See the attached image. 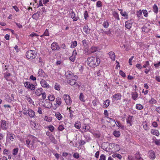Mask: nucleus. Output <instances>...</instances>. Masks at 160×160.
I'll return each instance as SVG.
<instances>
[{"mask_svg":"<svg viewBox=\"0 0 160 160\" xmlns=\"http://www.w3.org/2000/svg\"><path fill=\"white\" fill-rule=\"evenodd\" d=\"M110 58L113 61H114L115 59V55L114 52L111 51L108 53Z\"/></svg>","mask_w":160,"mask_h":160,"instance_id":"f3484780","label":"nucleus"},{"mask_svg":"<svg viewBox=\"0 0 160 160\" xmlns=\"http://www.w3.org/2000/svg\"><path fill=\"white\" fill-rule=\"evenodd\" d=\"M55 116L59 120H60L62 118V116L59 112H57L55 113Z\"/></svg>","mask_w":160,"mask_h":160,"instance_id":"b1692460","label":"nucleus"},{"mask_svg":"<svg viewBox=\"0 0 160 160\" xmlns=\"http://www.w3.org/2000/svg\"><path fill=\"white\" fill-rule=\"evenodd\" d=\"M114 135L117 137H118L120 135V132L119 131H114L113 133Z\"/></svg>","mask_w":160,"mask_h":160,"instance_id":"cd10ccee","label":"nucleus"},{"mask_svg":"<svg viewBox=\"0 0 160 160\" xmlns=\"http://www.w3.org/2000/svg\"><path fill=\"white\" fill-rule=\"evenodd\" d=\"M28 115L31 118H32L35 116V113L34 112L30 109H28Z\"/></svg>","mask_w":160,"mask_h":160,"instance_id":"f8f14e48","label":"nucleus"},{"mask_svg":"<svg viewBox=\"0 0 160 160\" xmlns=\"http://www.w3.org/2000/svg\"><path fill=\"white\" fill-rule=\"evenodd\" d=\"M25 87L29 89L32 90L35 89V87L34 85L31 84L28 82H26L24 83Z\"/></svg>","mask_w":160,"mask_h":160,"instance_id":"20e7f679","label":"nucleus"},{"mask_svg":"<svg viewBox=\"0 0 160 160\" xmlns=\"http://www.w3.org/2000/svg\"><path fill=\"white\" fill-rule=\"evenodd\" d=\"M153 8L154 12L157 13L158 12V8L156 4H154L153 6Z\"/></svg>","mask_w":160,"mask_h":160,"instance_id":"2f4dec72","label":"nucleus"},{"mask_svg":"<svg viewBox=\"0 0 160 160\" xmlns=\"http://www.w3.org/2000/svg\"><path fill=\"white\" fill-rule=\"evenodd\" d=\"M42 35L45 36H48L49 35L48 31V29H46Z\"/></svg>","mask_w":160,"mask_h":160,"instance_id":"13d9d810","label":"nucleus"},{"mask_svg":"<svg viewBox=\"0 0 160 160\" xmlns=\"http://www.w3.org/2000/svg\"><path fill=\"white\" fill-rule=\"evenodd\" d=\"M142 14V12L141 10L138 11L137 12V15L138 17L139 18L141 17V16Z\"/></svg>","mask_w":160,"mask_h":160,"instance_id":"09e8293b","label":"nucleus"},{"mask_svg":"<svg viewBox=\"0 0 160 160\" xmlns=\"http://www.w3.org/2000/svg\"><path fill=\"white\" fill-rule=\"evenodd\" d=\"M112 15L114 18L118 20H120V18L119 17V15L118 13L116 11H114L112 12Z\"/></svg>","mask_w":160,"mask_h":160,"instance_id":"5701e85b","label":"nucleus"},{"mask_svg":"<svg viewBox=\"0 0 160 160\" xmlns=\"http://www.w3.org/2000/svg\"><path fill=\"white\" fill-rule=\"evenodd\" d=\"M120 13L122 16L125 17L126 18H128V14L126 12H120Z\"/></svg>","mask_w":160,"mask_h":160,"instance_id":"c9c22d12","label":"nucleus"},{"mask_svg":"<svg viewBox=\"0 0 160 160\" xmlns=\"http://www.w3.org/2000/svg\"><path fill=\"white\" fill-rule=\"evenodd\" d=\"M105 118H106L107 122L111 123V125L112 126H115V124H116V123L114 119L108 117H106Z\"/></svg>","mask_w":160,"mask_h":160,"instance_id":"6e6552de","label":"nucleus"},{"mask_svg":"<svg viewBox=\"0 0 160 160\" xmlns=\"http://www.w3.org/2000/svg\"><path fill=\"white\" fill-rule=\"evenodd\" d=\"M150 158L152 159H154L155 158V153L153 152H149Z\"/></svg>","mask_w":160,"mask_h":160,"instance_id":"bb28decb","label":"nucleus"},{"mask_svg":"<svg viewBox=\"0 0 160 160\" xmlns=\"http://www.w3.org/2000/svg\"><path fill=\"white\" fill-rule=\"evenodd\" d=\"M18 151V148H14L13 150L12 154L14 155H17Z\"/></svg>","mask_w":160,"mask_h":160,"instance_id":"4c0bfd02","label":"nucleus"},{"mask_svg":"<svg viewBox=\"0 0 160 160\" xmlns=\"http://www.w3.org/2000/svg\"><path fill=\"white\" fill-rule=\"evenodd\" d=\"M69 60L72 62H74L75 59V57L74 56L72 55L69 58Z\"/></svg>","mask_w":160,"mask_h":160,"instance_id":"6e6d98bb","label":"nucleus"},{"mask_svg":"<svg viewBox=\"0 0 160 160\" xmlns=\"http://www.w3.org/2000/svg\"><path fill=\"white\" fill-rule=\"evenodd\" d=\"M48 100L51 101H54L55 99V97L54 95H51L48 97Z\"/></svg>","mask_w":160,"mask_h":160,"instance_id":"e433bc0d","label":"nucleus"},{"mask_svg":"<svg viewBox=\"0 0 160 160\" xmlns=\"http://www.w3.org/2000/svg\"><path fill=\"white\" fill-rule=\"evenodd\" d=\"M80 122L79 121H77V122L75 123L74 125V126L77 129H80L81 126H80Z\"/></svg>","mask_w":160,"mask_h":160,"instance_id":"c756f323","label":"nucleus"},{"mask_svg":"<svg viewBox=\"0 0 160 160\" xmlns=\"http://www.w3.org/2000/svg\"><path fill=\"white\" fill-rule=\"evenodd\" d=\"M63 97L66 104L70 105L71 104L72 102L70 96L67 94H64L63 95Z\"/></svg>","mask_w":160,"mask_h":160,"instance_id":"7ed1b4c3","label":"nucleus"},{"mask_svg":"<svg viewBox=\"0 0 160 160\" xmlns=\"http://www.w3.org/2000/svg\"><path fill=\"white\" fill-rule=\"evenodd\" d=\"M136 108L138 110H142L143 108V107L140 104H137L136 105Z\"/></svg>","mask_w":160,"mask_h":160,"instance_id":"72a5a7b5","label":"nucleus"},{"mask_svg":"<svg viewBox=\"0 0 160 160\" xmlns=\"http://www.w3.org/2000/svg\"><path fill=\"white\" fill-rule=\"evenodd\" d=\"M10 76V73L6 72L5 73L4 77L7 79V77Z\"/></svg>","mask_w":160,"mask_h":160,"instance_id":"338daca9","label":"nucleus"},{"mask_svg":"<svg viewBox=\"0 0 160 160\" xmlns=\"http://www.w3.org/2000/svg\"><path fill=\"white\" fill-rule=\"evenodd\" d=\"M38 60L39 62L40 63V64L41 65H43V62L42 60V58H39L38 59Z\"/></svg>","mask_w":160,"mask_h":160,"instance_id":"e2e57ef3","label":"nucleus"},{"mask_svg":"<svg viewBox=\"0 0 160 160\" xmlns=\"http://www.w3.org/2000/svg\"><path fill=\"white\" fill-rule=\"evenodd\" d=\"M70 15L71 18H72L73 19L74 21H76L79 19V17H75V13L73 11H71Z\"/></svg>","mask_w":160,"mask_h":160,"instance_id":"4468645a","label":"nucleus"},{"mask_svg":"<svg viewBox=\"0 0 160 160\" xmlns=\"http://www.w3.org/2000/svg\"><path fill=\"white\" fill-rule=\"evenodd\" d=\"M41 86L45 88H49V85L46 81L44 79H42L40 81Z\"/></svg>","mask_w":160,"mask_h":160,"instance_id":"1a4fd4ad","label":"nucleus"},{"mask_svg":"<svg viewBox=\"0 0 160 160\" xmlns=\"http://www.w3.org/2000/svg\"><path fill=\"white\" fill-rule=\"evenodd\" d=\"M40 12V11L36 13H34L32 17L33 18L36 20H37L38 18L39 17Z\"/></svg>","mask_w":160,"mask_h":160,"instance_id":"aec40b11","label":"nucleus"},{"mask_svg":"<svg viewBox=\"0 0 160 160\" xmlns=\"http://www.w3.org/2000/svg\"><path fill=\"white\" fill-rule=\"evenodd\" d=\"M42 89L41 88L36 90L35 92L36 95L38 96L41 95L42 92Z\"/></svg>","mask_w":160,"mask_h":160,"instance_id":"412c9836","label":"nucleus"},{"mask_svg":"<svg viewBox=\"0 0 160 160\" xmlns=\"http://www.w3.org/2000/svg\"><path fill=\"white\" fill-rule=\"evenodd\" d=\"M48 128L49 130L51 132H52L54 129V127L52 125H50L48 126Z\"/></svg>","mask_w":160,"mask_h":160,"instance_id":"5fc2aeb1","label":"nucleus"},{"mask_svg":"<svg viewBox=\"0 0 160 160\" xmlns=\"http://www.w3.org/2000/svg\"><path fill=\"white\" fill-rule=\"evenodd\" d=\"M121 97L122 95L120 93H118L117 94H115L113 96V98H114L116 100H118L121 99Z\"/></svg>","mask_w":160,"mask_h":160,"instance_id":"6ab92c4d","label":"nucleus"},{"mask_svg":"<svg viewBox=\"0 0 160 160\" xmlns=\"http://www.w3.org/2000/svg\"><path fill=\"white\" fill-rule=\"evenodd\" d=\"M132 22H131V20H128L126 22L125 27L128 29H130L132 27Z\"/></svg>","mask_w":160,"mask_h":160,"instance_id":"ddd939ff","label":"nucleus"},{"mask_svg":"<svg viewBox=\"0 0 160 160\" xmlns=\"http://www.w3.org/2000/svg\"><path fill=\"white\" fill-rule=\"evenodd\" d=\"M149 65V63L148 61H146L145 62V63L144 64L143 66V67L144 68H146L147 67H148Z\"/></svg>","mask_w":160,"mask_h":160,"instance_id":"864d4df0","label":"nucleus"},{"mask_svg":"<svg viewBox=\"0 0 160 160\" xmlns=\"http://www.w3.org/2000/svg\"><path fill=\"white\" fill-rule=\"evenodd\" d=\"M24 115H27L28 112V110L26 108H24L22 111Z\"/></svg>","mask_w":160,"mask_h":160,"instance_id":"603ef678","label":"nucleus"},{"mask_svg":"<svg viewBox=\"0 0 160 160\" xmlns=\"http://www.w3.org/2000/svg\"><path fill=\"white\" fill-rule=\"evenodd\" d=\"M110 101L108 99L106 100L104 102V105L103 107L104 108H107L109 105Z\"/></svg>","mask_w":160,"mask_h":160,"instance_id":"393cba45","label":"nucleus"},{"mask_svg":"<svg viewBox=\"0 0 160 160\" xmlns=\"http://www.w3.org/2000/svg\"><path fill=\"white\" fill-rule=\"evenodd\" d=\"M133 58H134V56H132L131 57V58L129 60L128 62H129L130 65H132V60Z\"/></svg>","mask_w":160,"mask_h":160,"instance_id":"69168bd1","label":"nucleus"},{"mask_svg":"<svg viewBox=\"0 0 160 160\" xmlns=\"http://www.w3.org/2000/svg\"><path fill=\"white\" fill-rule=\"evenodd\" d=\"M83 128L85 130H86V131H87L90 129V127L89 125H86V124L85 125H84V126H83Z\"/></svg>","mask_w":160,"mask_h":160,"instance_id":"de8ad7c7","label":"nucleus"},{"mask_svg":"<svg viewBox=\"0 0 160 160\" xmlns=\"http://www.w3.org/2000/svg\"><path fill=\"white\" fill-rule=\"evenodd\" d=\"M67 82L72 86L74 85L76 86H79L78 83H77V82L76 81V80L75 79L68 80Z\"/></svg>","mask_w":160,"mask_h":160,"instance_id":"0eeeda50","label":"nucleus"},{"mask_svg":"<svg viewBox=\"0 0 160 160\" xmlns=\"http://www.w3.org/2000/svg\"><path fill=\"white\" fill-rule=\"evenodd\" d=\"M99 160H106V157L104 154H102L100 156Z\"/></svg>","mask_w":160,"mask_h":160,"instance_id":"3c124183","label":"nucleus"},{"mask_svg":"<svg viewBox=\"0 0 160 160\" xmlns=\"http://www.w3.org/2000/svg\"><path fill=\"white\" fill-rule=\"evenodd\" d=\"M60 86L59 85H58L57 83L55 85L54 88L55 89L57 90H60Z\"/></svg>","mask_w":160,"mask_h":160,"instance_id":"a18cd8bd","label":"nucleus"},{"mask_svg":"<svg viewBox=\"0 0 160 160\" xmlns=\"http://www.w3.org/2000/svg\"><path fill=\"white\" fill-rule=\"evenodd\" d=\"M55 101L56 103V104H55V107L56 108H58L60 106L61 104L62 99L58 97L56 99Z\"/></svg>","mask_w":160,"mask_h":160,"instance_id":"9d476101","label":"nucleus"},{"mask_svg":"<svg viewBox=\"0 0 160 160\" xmlns=\"http://www.w3.org/2000/svg\"><path fill=\"white\" fill-rule=\"evenodd\" d=\"M84 18L85 19H87V18L88 17V12L87 11H85L84 13Z\"/></svg>","mask_w":160,"mask_h":160,"instance_id":"8fccbe9b","label":"nucleus"},{"mask_svg":"<svg viewBox=\"0 0 160 160\" xmlns=\"http://www.w3.org/2000/svg\"><path fill=\"white\" fill-rule=\"evenodd\" d=\"M87 64L90 67L95 68L99 65L100 62L99 58L97 57H90L87 59Z\"/></svg>","mask_w":160,"mask_h":160,"instance_id":"f257e3e1","label":"nucleus"},{"mask_svg":"<svg viewBox=\"0 0 160 160\" xmlns=\"http://www.w3.org/2000/svg\"><path fill=\"white\" fill-rule=\"evenodd\" d=\"M119 74L122 76L123 77H125L126 76L125 74L124 73V72L121 70H120V71Z\"/></svg>","mask_w":160,"mask_h":160,"instance_id":"052dcab7","label":"nucleus"},{"mask_svg":"<svg viewBox=\"0 0 160 160\" xmlns=\"http://www.w3.org/2000/svg\"><path fill=\"white\" fill-rule=\"evenodd\" d=\"M83 97L84 96L83 94V93H81L79 97V99L81 101H82L83 102H84L85 100H83Z\"/></svg>","mask_w":160,"mask_h":160,"instance_id":"ea45409f","label":"nucleus"},{"mask_svg":"<svg viewBox=\"0 0 160 160\" xmlns=\"http://www.w3.org/2000/svg\"><path fill=\"white\" fill-rule=\"evenodd\" d=\"M52 103L48 102L47 100H45V103L43 105V106L46 108H50L52 106Z\"/></svg>","mask_w":160,"mask_h":160,"instance_id":"9b49d317","label":"nucleus"},{"mask_svg":"<svg viewBox=\"0 0 160 160\" xmlns=\"http://www.w3.org/2000/svg\"><path fill=\"white\" fill-rule=\"evenodd\" d=\"M83 30L86 34H88L89 32V30L88 29V27L87 26H85L83 28Z\"/></svg>","mask_w":160,"mask_h":160,"instance_id":"c85d7f7f","label":"nucleus"},{"mask_svg":"<svg viewBox=\"0 0 160 160\" xmlns=\"http://www.w3.org/2000/svg\"><path fill=\"white\" fill-rule=\"evenodd\" d=\"M44 119L45 120L48 122H51L52 120V117L47 116H45Z\"/></svg>","mask_w":160,"mask_h":160,"instance_id":"473e14b6","label":"nucleus"},{"mask_svg":"<svg viewBox=\"0 0 160 160\" xmlns=\"http://www.w3.org/2000/svg\"><path fill=\"white\" fill-rule=\"evenodd\" d=\"M155 143L158 145H160V140H157L155 141Z\"/></svg>","mask_w":160,"mask_h":160,"instance_id":"774afa93","label":"nucleus"},{"mask_svg":"<svg viewBox=\"0 0 160 160\" xmlns=\"http://www.w3.org/2000/svg\"><path fill=\"white\" fill-rule=\"evenodd\" d=\"M151 133L153 134L154 135H156L157 136H158L159 135V132L158 130H153V129L151 131Z\"/></svg>","mask_w":160,"mask_h":160,"instance_id":"a878e982","label":"nucleus"},{"mask_svg":"<svg viewBox=\"0 0 160 160\" xmlns=\"http://www.w3.org/2000/svg\"><path fill=\"white\" fill-rule=\"evenodd\" d=\"M96 6L98 8L102 7V3L101 1H98L97 3Z\"/></svg>","mask_w":160,"mask_h":160,"instance_id":"79ce46f5","label":"nucleus"},{"mask_svg":"<svg viewBox=\"0 0 160 160\" xmlns=\"http://www.w3.org/2000/svg\"><path fill=\"white\" fill-rule=\"evenodd\" d=\"M133 120V118L132 116H129L127 120V122L128 123L130 124L131 126L132 124V121Z\"/></svg>","mask_w":160,"mask_h":160,"instance_id":"2eb2a0df","label":"nucleus"},{"mask_svg":"<svg viewBox=\"0 0 160 160\" xmlns=\"http://www.w3.org/2000/svg\"><path fill=\"white\" fill-rule=\"evenodd\" d=\"M83 45L85 47H87L88 46L87 42L86 40H83L82 41Z\"/></svg>","mask_w":160,"mask_h":160,"instance_id":"49530a36","label":"nucleus"},{"mask_svg":"<svg viewBox=\"0 0 160 160\" xmlns=\"http://www.w3.org/2000/svg\"><path fill=\"white\" fill-rule=\"evenodd\" d=\"M1 127L2 129L6 130L8 129V124H7L6 121L2 120L1 121Z\"/></svg>","mask_w":160,"mask_h":160,"instance_id":"423d86ee","label":"nucleus"},{"mask_svg":"<svg viewBox=\"0 0 160 160\" xmlns=\"http://www.w3.org/2000/svg\"><path fill=\"white\" fill-rule=\"evenodd\" d=\"M51 142L55 144H56L57 143V140L55 139L53 135H51L49 138Z\"/></svg>","mask_w":160,"mask_h":160,"instance_id":"4be33fe9","label":"nucleus"},{"mask_svg":"<svg viewBox=\"0 0 160 160\" xmlns=\"http://www.w3.org/2000/svg\"><path fill=\"white\" fill-rule=\"evenodd\" d=\"M136 158L137 160H143L142 158L139 156V154H136Z\"/></svg>","mask_w":160,"mask_h":160,"instance_id":"37998d69","label":"nucleus"},{"mask_svg":"<svg viewBox=\"0 0 160 160\" xmlns=\"http://www.w3.org/2000/svg\"><path fill=\"white\" fill-rule=\"evenodd\" d=\"M51 48L52 50H59L60 49V47L58 45V43L56 42H53L51 46Z\"/></svg>","mask_w":160,"mask_h":160,"instance_id":"39448f33","label":"nucleus"},{"mask_svg":"<svg viewBox=\"0 0 160 160\" xmlns=\"http://www.w3.org/2000/svg\"><path fill=\"white\" fill-rule=\"evenodd\" d=\"M77 42L76 41H74L72 42L71 47L72 48H74L77 46Z\"/></svg>","mask_w":160,"mask_h":160,"instance_id":"f704fd0d","label":"nucleus"},{"mask_svg":"<svg viewBox=\"0 0 160 160\" xmlns=\"http://www.w3.org/2000/svg\"><path fill=\"white\" fill-rule=\"evenodd\" d=\"M142 12L144 16L145 17H147L148 16L147 11L146 10H143Z\"/></svg>","mask_w":160,"mask_h":160,"instance_id":"4d7b16f0","label":"nucleus"},{"mask_svg":"<svg viewBox=\"0 0 160 160\" xmlns=\"http://www.w3.org/2000/svg\"><path fill=\"white\" fill-rule=\"evenodd\" d=\"M28 58L32 59L36 57V53L35 50H29L28 51L26 54Z\"/></svg>","mask_w":160,"mask_h":160,"instance_id":"f03ea898","label":"nucleus"},{"mask_svg":"<svg viewBox=\"0 0 160 160\" xmlns=\"http://www.w3.org/2000/svg\"><path fill=\"white\" fill-rule=\"evenodd\" d=\"M131 95L132 99L134 100H136L138 96V93L136 92H133Z\"/></svg>","mask_w":160,"mask_h":160,"instance_id":"a211bd4d","label":"nucleus"},{"mask_svg":"<svg viewBox=\"0 0 160 160\" xmlns=\"http://www.w3.org/2000/svg\"><path fill=\"white\" fill-rule=\"evenodd\" d=\"M26 144L27 145V146L28 147H32L33 146V144H32V143L31 144H30V141L29 140V139H27L26 140Z\"/></svg>","mask_w":160,"mask_h":160,"instance_id":"7c9ffc66","label":"nucleus"},{"mask_svg":"<svg viewBox=\"0 0 160 160\" xmlns=\"http://www.w3.org/2000/svg\"><path fill=\"white\" fill-rule=\"evenodd\" d=\"M64 129V127L63 126L60 125L59 126L58 128V129L59 131H62Z\"/></svg>","mask_w":160,"mask_h":160,"instance_id":"680f3d73","label":"nucleus"},{"mask_svg":"<svg viewBox=\"0 0 160 160\" xmlns=\"http://www.w3.org/2000/svg\"><path fill=\"white\" fill-rule=\"evenodd\" d=\"M136 67L137 68H138L141 69L142 68V66L140 64H137L136 65Z\"/></svg>","mask_w":160,"mask_h":160,"instance_id":"0e129e2a","label":"nucleus"},{"mask_svg":"<svg viewBox=\"0 0 160 160\" xmlns=\"http://www.w3.org/2000/svg\"><path fill=\"white\" fill-rule=\"evenodd\" d=\"M38 76L40 77L45 76L46 74L41 69H39L38 72Z\"/></svg>","mask_w":160,"mask_h":160,"instance_id":"dca6fc26","label":"nucleus"},{"mask_svg":"<svg viewBox=\"0 0 160 160\" xmlns=\"http://www.w3.org/2000/svg\"><path fill=\"white\" fill-rule=\"evenodd\" d=\"M73 157L76 158H79V154L78 153H75L73 155Z\"/></svg>","mask_w":160,"mask_h":160,"instance_id":"bf43d9fd","label":"nucleus"},{"mask_svg":"<svg viewBox=\"0 0 160 160\" xmlns=\"http://www.w3.org/2000/svg\"><path fill=\"white\" fill-rule=\"evenodd\" d=\"M90 50L92 52H94L97 51V48L95 47H92L91 48Z\"/></svg>","mask_w":160,"mask_h":160,"instance_id":"c03bdc74","label":"nucleus"},{"mask_svg":"<svg viewBox=\"0 0 160 160\" xmlns=\"http://www.w3.org/2000/svg\"><path fill=\"white\" fill-rule=\"evenodd\" d=\"M103 26L105 28H107L109 26L108 22L107 21H105L103 23Z\"/></svg>","mask_w":160,"mask_h":160,"instance_id":"58836bf2","label":"nucleus"},{"mask_svg":"<svg viewBox=\"0 0 160 160\" xmlns=\"http://www.w3.org/2000/svg\"><path fill=\"white\" fill-rule=\"evenodd\" d=\"M157 102L153 98H152L151 100L149 101V102L150 104H153Z\"/></svg>","mask_w":160,"mask_h":160,"instance_id":"a19ab883","label":"nucleus"}]
</instances>
